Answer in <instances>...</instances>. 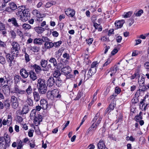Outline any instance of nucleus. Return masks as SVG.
<instances>
[{"label": "nucleus", "instance_id": "obj_37", "mask_svg": "<svg viewBox=\"0 0 149 149\" xmlns=\"http://www.w3.org/2000/svg\"><path fill=\"white\" fill-rule=\"evenodd\" d=\"M25 93H26L28 95H30L31 94L32 91V88L31 86H28V88L25 91Z\"/></svg>", "mask_w": 149, "mask_h": 149}, {"label": "nucleus", "instance_id": "obj_9", "mask_svg": "<svg viewBox=\"0 0 149 149\" xmlns=\"http://www.w3.org/2000/svg\"><path fill=\"white\" fill-rule=\"evenodd\" d=\"M55 79L54 78L51 76L48 79L47 82V84L48 86L51 87L55 84Z\"/></svg>", "mask_w": 149, "mask_h": 149}, {"label": "nucleus", "instance_id": "obj_16", "mask_svg": "<svg viewBox=\"0 0 149 149\" xmlns=\"http://www.w3.org/2000/svg\"><path fill=\"white\" fill-rule=\"evenodd\" d=\"M51 95L54 97L59 98L61 97V95L59 93V92L56 89H54L51 92Z\"/></svg>", "mask_w": 149, "mask_h": 149}, {"label": "nucleus", "instance_id": "obj_36", "mask_svg": "<svg viewBox=\"0 0 149 149\" xmlns=\"http://www.w3.org/2000/svg\"><path fill=\"white\" fill-rule=\"evenodd\" d=\"M24 56L25 62L27 63L29 62L30 60V58L29 56L25 51L24 52Z\"/></svg>", "mask_w": 149, "mask_h": 149}, {"label": "nucleus", "instance_id": "obj_52", "mask_svg": "<svg viewBox=\"0 0 149 149\" xmlns=\"http://www.w3.org/2000/svg\"><path fill=\"white\" fill-rule=\"evenodd\" d=\"M83 93L82 92H79L74 100H79L81 96H83Z\"/></svg>", "mask_w": 149, "mask_h": 149}, {"label": "nucleus", "instance_id": "obj_42", "mask_svg": "<svg viewBox=\"0 0 149 149\" xmlns=\"http://www.w3.org/2000/svg\"><path fill=\"white\" fill-rule=\"evenodd\" d=\"M100 117L102 116L100 115V113H97L96 114L92 122L95 123L96 120H97Z\"/></svg>", "mask_w": 149, "mask_h": 149}, {"label": "nucleus", "instance_id": "obj_8", "mask_svg": "<svg viewBox=\"0 0 149 149\" xmlns=\"http://www.w3.org/2000/svg\"><path fill=\"white\" fill-rule=\"evenodd\" d=\"M65 14L68 16L73 17L75 15V12L73 9L69 8L65 11Z\"/></svg>", "mask_w": 149, "mask_h": 149}, {"label": "nucleus", "instance_id": "obj_24", "mask_svg": "<svg viewBox=\"0 0 149 149\" xmlns=\"http://www.w3.org/2000/svg\"><path fill=\"white\" fill-rule=\"evenodd\" d=\"M34 29L38 33H41L45 30V28L41 26L36 27L34 28Z\"/></svg>", "mask_w": 149, "mask_h": 149}, {"label": "nucleus", "instance_id": "obj_64", "mask_svg": "<svg viewBox=\"0 0 149 149\" xmlns=\"http://www.w3.org/2000/svg\"><path fill=\"white\" fill-rule=\"evenodd\" d=\"M144 67L148 71L149 70V62H146L144 64Z\"/></svg>", "mask_w": 149, "mask_h": 149}, {"label": "nucleus", "instance_id": "obj_7", "mask_svg": "<svg viewBox=\"0 0 149 149\" xmlns=\"http://www.w3.org/2000/svg\"><path fill=\"white\" fill-rule=\"evenodd\" d=\"M116 103L114 100H113L112 102L109 105V107L106 110V113L110 112L111 111L113 110L116 106Z\"/></svg>", "mask_w": 149, "mask_h": 149}, {"label": "nucleus", "instance_id": "obj_20", "mask_svg": "<svg viewBox=\"0 0 149 149\" xmlns=\"http://www.w3.org/2000/svg\"><path fill=\"white\" fill-rule=\"evenodd\" d=\"M29 77L33 81H34L37 79V76L36 73L33 71H30L29 72Z\"/></svg>", "mask_w": 149, "mask_h": 149}, {"label": "nucleus", "instance_id": "obj_30", "mask_svg": "<svg viewBox=\"0 0 149 149\" xmlns=\"http://www.w3.org/2000/svg\"><path fill=\"white\" fill-rule=\"evenodd\" d=\"M60 75L61 73L59 70H56L53 72V76L55 79H57L58 78H60L59 77L60 76Z\"/></svg>", "mask_w": 149, "mask_h": 149}, {"label": "nucleus", "instance_id": "obj_57", "mask_svg": "<svg viewBox=\"0 0 149 149\" xmlns=\"http://www.w3.org/2000/svg\"><path fill=\"white\" fill-rule=\"evenodd\" d=\"M93 38H89L88 40H86L87 43L89 45H90L92 44L93 42Z\"/></svg>", "mask_w": 149, "mask_h": 149}, {"label": "nucleus", "instance_id": "obj_17", "mask_svg": "<svg viewBox=\"0 0 149 149\" xmlns=\"http://www.w3.org/2000/svg\"><path fill=\"white\" fill-rule=\"evenodd\" d=\"M33 96L34 100L36 102L40 100V96L38 92L36 91H33Z\"/></svg>", "mask_w": 149, "mask_h": 149}, {"label": "nucleus", "instance_id": "obj_60", "mask_svg": "<svg viewBox=\"0 0 149 149\" xmlns=\"http://www.w3.org/2000/svg\"><path fill=\"white\" fill-rule=\"evenodd\" d=\"M143 13V11L142 10H140L138 11L136 14V16L137 17L140 16L141 14Z\"/></svg>", "mask_w": 149, "mask_h": 149}, {"label": "nucleus", "instance_id": "obj_47", "mask_svg": "<svg viewBox=\"0 0 149 149\" xmlns=\"http://www.w3.org/2000/svg\"><path fill=\"white\" fill-rule=\"evenodd\" d=\"M4 140L5 141L6 146H7V147H8L10 146V137H8L7 139H6V138H5Z\"/></svg>", "mask_w": 149, "mask_h": 149}, {"label": "nucleus", "instance_id": "obj_28", "mask_svg": "<svg viewBox=\"0 0 149 149\" xmlns=\"http://www.w3.org/2000/svg\"><path fill=\"white\" fill-rule=\"evenodd\" d=\"M9 5L10 8L13 10H15L17 9V6L16 4L14 2H10L9 3Z\"/></svg>", "mask_w": 149, "mask_h": 149}, {"label": "nucleus", "instance_id": "obj_54", "mask_svg": "<svg viewBox=\"0 0 149 149\" xmlns=\"http://www.w3.org/2000/svg\"><path fill=\"white\" fill-rule=\"evenodd\" d=\"M18 51H17L16 50H12V54L11 55L13 56L14 57V56H17L18 55Z\"/></svg>", "mask_w": 149, "mask_h": 149}, {"label": "nucleus", "instance_id": "obj_5", "mask_svg": "<svg viewBox=\"0 0 149 149\" xmlns=\"http://www.w3.org/2000/svg\"><path fill=\"white\" fill-rule=\"evenodd\" d=\"M32 13L33 15H36L37 17L36 20L38 21L42 20V19L40 20V19H41L44 17V14H41L40 12L36 10H35L33 11Z\"/></svg>", "mask_w": 149, "mask_h": 149}, {"label": "nucleus", "instance_id": "obj_56", "mask_svg": "<svg viewBox=\"0 0 149 149\" xmlns=\"http://www.w3.org/2000/svg\"><path fill=\"white\" fill-rule=\"evenodd\" d=\"M12 120V118L11 116L10 115H8V119L7 120V123L9 124L11 123Z\"/></svg>", "mask_w": 149, "mask_h": 149}, {"label": "nucleus", "instance_id": "obj_43", "mask_svg": "<svg viewBox=\"0 0 149 149\" xmlns=\"http://www.w3.org/2000/svg\"><path fill=\"white\" fill-rule=\"evenodd\" d=\"M9 80L7 79L6 76H4L3 77L0 78V83H2L3 82L5 83L6 81L7 83H8V82Z\"/></svg>", "mask_w": 149, "mask_h": 149}, {"label": "nucleus", "instance_id": "obj_4", "mask_svg": "<svg viewBox=\"0 0 149 149\" xmlns=\"http://www.w3.org/2000/svg\"><path fill=\"white\" fill-rule=\"evenodd\" d=\"M44 40V42H45L44 46L46 48L49 49L54 46L53 43L51 42L50 40L47 37H45Z\"/></svg>", "mask_w": 149, "mask_h": 149}, {"label": "nucleus", "instance_id": "obj_32", "mask_svg": "<svg viewBox=\"0 0 149 149\" xmlns=\"http://www.w3.org/2000/svg\"><path fill=\"white\" fill-rule=\"evenodd\" d=\"M146 89V86H144V85H143L142 86H141V85H139V90H138L136 92V93L139 94H140V90L141 91H145Z\"/></svg>", "mask_w": 149, "mask_h": 149}, {"label": "nucleus", "instance_id": "obj_31", "mask_svg": "<svg viewBox=\"0 0 149 149\" xmlns=\"http://www.w3.org/2000/svg\"><path fill=\"white\" fill-rule=\"evenodd\" d=\"M49 62L52 64L54 67H56L57 65V62L55 58L53 57L51 58L49 61Z\"/></svg>", "mask_w": 149, "mask_h": 149}, {"label": "nucleus", "instance_id": "obj_26", "mask_svg": "<svg viewBox=\"0 0 149 149\" xmlns=\"http://www.w3.org/2000/svg\"><path fill=\"white\" fill-rule=\"evenodd\" d=\"M29 110L28 106L24 105L22 108L21 113L23 114H25L27 113Z\"/></svg>", "mask_w": 149, "mask_h": 149}, {"label": "nucleus", "instance_id": "obj_33", "mask_svg": "<svg viewBox=\"0 0 149 149\" xmlns=\"http://www.w3.org/2000/svg\"><path fill=\"white\" fill-rule=\"evenodd\" d=\"M22 28L25 30H28L31 29V26L28 24L24 23L22 25Z\"/></svg>", "mask_w": 149, "mask_h": 149}, {"label": "nucleus", "instance_id": "obj_25", "mask_svg": "<svg viewBox=\"0 0 149 149\" xmlns=\"http://www.w3.org/2000/svg\"><path fill=\"white\" fill-rule=\"evenodd\" d=\"M145 76L143 74H142L141 76L139 77L138 79L139 83H140L139 84H144L145 79Z\"/></svg>", "mask_w": 149, "mask_h": 149}, {"label": "nucleus", "instance_id": "obj_22", "mask_svg": "<svg viewBox=\"0 0 149 149\" xmlns=\"http://www.w3.org/2000/svg\"><path fill=\"white\" fill-rule=\"evenodd\" d=\"M98 63L96 61H94L91 64V69L93 70L92 73H95L96 70V65L98 64Z\"/></svg>", "mask_w": 149, "mask_h": 149}, {"label": "nucleus", "instance_id": "obj_6", "mask_svg": "<svg viewBox=\"0 0 149 149\" xmlns=\"http://www.w3.org/2000/svg\"><path fill=\"white\" fill-rule=\"evenodd\" d=\"M33 119H34V124L36 126H38L39 125L40 122L42 121V116L39 115L35 116Z\"/></svg>", "mask_w": 149, "mask_h": 149}, {"label": "nucleus", "instance_id": "obj_23", "mask_svg": "<svg viewBox=\"0 0 149 149\" xmlns=\"http://www.w3.org/2000/svg\"><path fill=\"white\" fill-rule=\"evenodd\" d=\"M98 148L99 149H104L105 148V145L104 141L100 140L97 144Z\"/></svg>", "mask_w": 149, "mask_h": 149}, {"label": "nucleus", "instance_id": "obj_1", "mask_svg": "<svg viewBox=\"0 0 149 149\" xmlns=\"http://www.w3.org/2000/svg\"><path fill=\"white\" fill-rule=\"evenodd\" d=\"M16 15L19 19L22 20L23 17H27L29 14V9L26 8L25 6H21L17 8Z\"/></svg>", "mask_w": 149, "mask_h": 149}, {"label": "nucleus", "instance_id": "obj_59", "mask_svg": "<svg viewBox=\"0 0 149 149\" xmlns=\"http://www.w3.org/2000/svg\"><path fill=\"white\" fill-rule=\"evenodd\" d=\"M61 43V41H60L56 42H54L53 44H54V46L55 47H58L60 46Z\"/></svg>", "mask_w": 149, "mask_h": 149}, {"label": "nucleus", "instance_id": "obj_48", "mask_svg": "<svg viewBox=\"0 0 149 149\" xmlns=\"http://www.w3.org/2000/svg\"><path fill=\"white\" fill-rule=\"evenodd\" d=\"M18 102H13L12 103V106L13 108L16 109L17 108L18 106Z\"/></svg>", "mask_w": 149, "mask_h": 149}, {"label": "nucleus", "instance_id": "obj_11", "mask_svg": "<svg viewBox=\"0 0 149 149\" xmlns=\"http://www.w3.org/2000/svg\"><path fill=\"white\" fill-rule=\"evenodd\" d=\"M19 73L22 77L24 78H27L29 75V73H28L26 70L23 68L20 69Z\"/></svg>", "mask_w": 149, "mask_h": 149}, {"label": "nucleus", "instance_id": "obj_39", "mask_svg": "<svg viewBox=\"0 0 149 149\" xmlns=\"http://www.w3.org/2000/svg\"><path fill=\"white\" fill-rule=\"evenodd\" d=\"M56 85L58 87H60L61 85V80L60 78L57 79H55Z\"/></svg>", "mask_w": 149, "mask_h": 149}, {"label": "nucleus", "instance_id": "obj_45", "mask_svg": "<svg viewBox=\"0 0 149 149\" xmlns=\"http://www.w3.org/2000/svg\"><path fill=\"white\" fill-rule=\"evenodd\" d=\"M27 103L30 106H32L33 104V100L30 98L28 97L26 101Z\"/></svg>", "mask_w": 149, "mask_h": 149}, {"label": "nucleus", "instance_id": "obj_58", "mask_svg": "<svg viewBox=\"0 0 149 149\" xmlns=\"http://www.w3.org/2000/svg\"><path fill=\"white\" fill-rule=\"evenodd\" d=\"M53 5V2H48L47 3L46 5H45V7L47 8H48Z\"/></svg>", "mask_w": 149, "mask_h": 149}, {"label": "nucleus", "instance_id": "obj_63", "mask_svg": "<svg viewBox=\"0 0 149 149\" xmlns=\"http://www.w3.org/2000/svg\"><path fill=\"white\" fill-rule=\"evenodd\" d=\"M7 146L6 145L2 144L1 143H0V149H6Z\"/></svg>", "mask_w": 149, "mask_h": 149}, {"label": "nucleus", "instance_id": "obj_49", "mask_svg": "<svg viewBox=\"0 0 149 149\" xmlns=\"http://www.w3.org/2000/svg\"><path fill=\"white\" fill-rule=\"evenodd\" d=\"M12 103L13 102H18L17 98L14 95L11 96L10 99Z\"/></svg>", "mask_w": 149, "mask_h": 149}, {"label": "nucleus", "instance_id": "obj_19", "mask_svg": "<svg viewBox=\"0 0 149 149\" xmlns=\"http://www.w3.org/2000/svg\"><path fill=\"white\" fill-rule=\"evenodd\" d=\"M45 37L42 36V38H36L33 41L34 43L37 44L39 45H41L42 43V42H44V39Z\"/></svg>", "mask_w": 149, "mask_h": 149}, {"label": "nucleus", "instance_id": "obj_62", "mask_svg": "<svg viewBox=\"0 0 149 149\" xmlns=\"http://www.w3.org/2000/svg\"><path fill=\"white\" fill-rule=\"evenodd\" d=\"M115 91L116 93L118 94L120 93L121 89L118 87H116L115 88Z\"/></svg>", "mask_w": 149, "mask_h": 149}, {"label": "nucleus", "instance_id": "obj_40", "mask_svg": "<svg viewBox=\"0 0 149 149\" xmlns=\"http://www.w3.org/2000/svg\"><path fill=\"white\" fill-rule=\"evenodd\" d=\"M30 49L34 52H37L40 50V48L39 47L36 46L31 47Z\"/></svg>", "mask_w": 149, "mask_h": 149}, {"label": "nucleus", "instance_id": "obj_55", "mask_svg": "<svg viewBox=\"0 0 149 149\" xmlns=\"http://www.w3.org/2000/svg\"><path fill=\"white\" fill-rule=\"evenodd\" d=\"M102 118V117H100L98 120H96L95 122V125H96V126H98L99 124L101 121Z\"/></svg>", "mask_w": 149, "mask_h": 149}, {"label": "nucleus", "instance_id": "obj_10", "mask_svg": "<svg viewBox=\"0 0 149 149\" xmlns=\"http://www.w3.org/2000/svg\"><path fill=\"white\" fill-rule=\"evenodd\" d=\"M6 60L9 64V66H11L12 62L13 60L14 57L13 56L10 54H6Z\"/></svg>", "mask_w": 149, "mask_h": 149}, {"label": "nucleus", "instance_id": "obj_15", "mask_svg": "<svg viewBox=\"0 0 149 149\" xmlns=\"http://www.w3.org/2000/svg\"><path fill=\"white\" fill-rule=\"evenodd\" d=\"M11 45L12 46L11 50H12L19 51L20 49L19 45L17 42H13L12 43Z\"/></svg>", "mask_w": 149, "mask_h": 149}, {"label": "nucleus", "instance_id": "obj_46", "mask_svg": "<svg viewBox=\"0 0 149 149\" xmlns=\"http://www.w3.org/2000/svg\"><path fill=\"white\" fill-rule=\"evenodd\" d=\"M10 33L11 36V38L13 39H14L16 36V33L13 30H11L10 32Z\"/></svg>", "mask_w": 149, "mask_h": 149}, {"label": "nucleus", "instance_id": "obj_51", "mask_svg": "<svg viewBox=\"0 0 149 149\" xmlns=\"http://www.w3.org/2000/svg\"><path fill=\"white\" fill-rule=\"evenodd\" d=\"M41 27H43L45 26V28H44L45 30H47L48 29V25L46 24V22L45 21H43L40 24Z\"/></svg>", "mask_w": 149, "mask_h": 149}, {"label": "nucleus", "instance_id": "obj_38", "mask_svg": "<svg viewBox=\"0 0 149 149\" xmlns=\"http://www.w3.org/2000/svg\"><path fill=\"white\" fill-rule=\"evenodd\" d=\"M17 149H21L24 145L23 142L21 140L18 141L17 143Z\"/></svg>", "mask_w": 149, "mask_h": 149}, {"label": "nucleus", "instance_id": "obj_61", "mask_svg": "<svg viewBox=\"0 0 149 149\" xmlns=\"http://www.w3.org/2000/svg\"><path fill=\"white\" fill-rule=\"evenodd\" d=\"M93 123L91 127H92V129L93 130V131H95L97 128V127L98 126H96V125H95V124L93 122Z\"/></svg>", "mask_w": 149, "mask_h": 149}, {"label": "nucleus", "instance_id": "obj_41", "mask_svg": "<svg viewBox=\"0 0 149 149\" xmlns=\"http://www.w3.org/2000/svg\"><path fill=\"white\" fill-rule=\"evenodd\" d=\"M132 14V12L129 11L127 13H124V14L123 16L124 18H128L130 17Z\"/></svg>", "mask_w": 149, "mask_h": 149}, {"label": "nucleus", "instance_id": "obj_50", "mask_svg": "<svg viewBox=\"0 0 149 149\" xmlns=\"http://www.w3.org/2000/svg\"><path fill=\"white\" fill-rule=\"evenodd\" d=\"M6 63V60L4 57L2 56H0V63L4 64Z\"/></svg>", "mask_w": 149, "mask_h": 149}, {"label": "nucleus", "instance_id": "obj_13", "mask_svg": "<svg viewBox=\"0 0 149 149\" xmlns=\"http://www.w3.org/2000/svg\"><path fill=\"white\" fill-rule=\"evenodd\" d=\"M40 105L41 108L43 109H46L47 108L48 103L47 100L44 99H42L40 101Z\"/></svg>", "mask_w": 149, "mask_h": 149}, {"label": "nucleus", "instance_id": "obj_35", "mask_svg": "<svg viewBox=\"0 0 149 149\" xmlns=\"http://www.w3.org/2000/svg\"><path fill=\"white\" fill-rule=\"evenodd\" d=\"M117 66L116 65L115 68L114 67H112L110 68V70L108 72L107 74L111 72L112 73V74H115L116 73L117 71Z\"/></svg>", "mask_w": 149, "mask_h": 149}, {"label": "nucleus", "instance_id": "obj_27", "mask_svg": "<svg viewBox=\"0 0 149 149\" xmlns=\"http://www.w3.org/2000/svg\"><path fill=\"white\" fill-rule=\"evenodd\" d=\"M142 113L140 112L139 115H137L135 117L134 119L136 122H139L142 119Z\"/></svg>", "mask_w": 149, "mask_h": 149}, {"label": "nucleus", "instance_id": "obj_14", "mask_svg": "<svg viewBox=\"0 0 149 149\" xmlns=\"http://www.w3.org/2000/svg\"><path fill=\"white\" fill-rule=\"evenodd\" d=\"M2 91L5 95L9 94L10 92V88L7 84L5 85L2 86Z\"/></svg>", "mask_w": 149, "mask_h": 149}, {"label": "nucleus", "instance_id": "obj_53", "mask_svg": "<svg viewBox=\"0 0 149 149\" xmlns=\"http://www.w3.org/2000/svg\"><path fill=\"white\" fill-rule=\"evenodd\" d=\"M99 91V89H97L93 95V102H95L96 100L97 97L96 96L97 95L98 92Z\"/></svg>", "mask_w": 149, "mask_h": 149}, {"label": "nucleus", "instance_id": "obj_34", "mask_svg": "<svg viewBox=\"0 0 149 149\" xmlns=\"http://www.w3.org/2000/svg\"><path fill=\"white\" fill-rule=\"evenodd\" d=\"M40 63L41 66L42 67L44 68H45L47 65V61L44 60V59H42L40 62Z\"/></svg>", "mask_w": 149, "mask_h": 149}, {"label": "nucleus", "instance_id": "obj_44", "mask_svg": "<svg viewBox=\"0 0 149 149\" xmlns=\"http://www.w3.org/2000/svg\"><path fill=\"white\" fill-rule=\"evenodd\" d=\"M36 110H35V109H33L31 111L30 115V117H31V119H33L36 116Z\"/></svg>", "mask_w": 149, "mask_h": 149}, {"label": "nucleus", "instance_id": "obj_12", "mask_svg": "<svg viewBox=\"0 0 149 149\" xmlns=\"http://www.w3.org/2000/svg\"><path fill=\"white\" fill-rule=\"evenodd\" d=\"M15 93L17 94L23 95L25 94V90H22L19 88L18 86L16 85L15 86L14 88Z\"/></svg>", "mask_w": 149, "mask_h": 149}, {"label": "nucleus", "instance_id": "obj_21", "mask_svg": "<svg viewBox=\"0 0 149 149\" xmlns=\"http://www.w3.org/2000/svg\"><path fill=\"white\" fill-rule=\"evenodd\" d=\"M8 22H11L12 24L14 25L15 26L19 28L20 26L17 23L16 19L15 18L13 17L11 19H8Z\"/></svg>", "mask_w": 149, "mask_h": 149}, {"label": "nucleus", "instance_id": "obj_29", "mask_svg": "<svg viewBox=\"0 0 149 149\" xmlns=\"http://www.w3.org/2000/svg\"><path fill=\"white\" fill-rule=\"evenodd\" d=\"M33 67L35 70V71L37 73H39L41 71V69L40 67L38 65L35 64L33 65Z\"/></svg>", "mask_w": 149, "mask_h": 149}, {"label": "nucleus", "instance_id": "obj_3", "mask_svg": "<svg viewBox=\"0 0 149 149\" xmlns=\"http://www.w3.org/2000/svg\"><path fill=\"white\" fill-rule=\"evenodd\" d=\"M62 64H59L57 68L59 69H61V72L64 73L65 75L68 74L70 73L71 71V69L70 67L68 66H66L62 68Z\"/></svg>", "mask_w": 149, "mask_h": 149}, {"label": "nucleus", "instance_id": "obj_18", "mask_svg": "<svg viewBox=\"0 0 149 149\" xmlns=\"http://www.w3.org/2000/svg\"><path fill=\"white\" fill-rule=\"evenodd\" d=\"M125 22V20H124L116 21L115 23L116 27L117 29L121 28Z\"/></svg>", "mask_w": 149, "mask_h": 149}, {"label": "nucleus", "instance_id": "obj_2", "mask_svg": "<svg viewBox=\"0 0 149 149\" xmlns=\"http://www.w3.org/2000/svg\"><path fill=\"white\" fill-rule=\"evenodd\" d=\"M37 86L38 91L40 94H43L46 93L47 88L44 79L39 78L38 81Z\"/></svg>", "mask_w": 149, "mask_h": 149}]
</instances>
